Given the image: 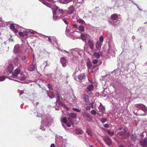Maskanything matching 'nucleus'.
<instances>
[{
	"label": "nucleus",
	"instance_id": "1",
	"mask_svg": "<svg viewBox=\"0 0 147 147\" xmlns=\"http://www.w3.org/2000/svg\"><path fill=\"white\" fill-rule=\"evenodd\" d=\"M52 10L53 14H56L57 16H59V17H61L62 15L63 14L64 12L63 10L60 9L56 5H54L53 7L51 9Z\"/></svg>",
	"mask_w": 147,
	"mask_h": 147
},
{
	"label": "nucleus",
	"instance_id": "2",
	"mask_svg": "<svg viewBox=\"0 0 147 147\" xmlns=\"http://www.w3.org/2000/svg\"><path fill=\"white\" fill-rule=\"evenodd\" d=\"M135 106L144 112V113L141 114L140 115L144 116L147 115V107L145 105L142 104H137L135 105Z\"/></svg>",
	"mask_w": 147,
	"mask_h": 147
},
{
	"label": "nucleus",
	"instance_id": "3",
	"mask_svg": "<svg viewBox=\"0 0 147 147\" xmlns=\"http://www.w3.org/2000/svg\"><path fill=\"white\" fill-rule=\"evenodd\" d=\"M94 90L93 85L92 84H91L87 86L85 90V92L87 93L88 94H90L91 93V91H93Z\"/></svg>",
	"mask_w": 147,
	"mask_h": 147
},
{
	"label": "nucleus",
	"instance_id": "4",
	"mask_svg": "<svg viewBox=\"0 0 147 147\" xmlns=\"http://www.w3.org/2000/svg\"><path fill=\"white\" fill-rule=\"evenodd\" d=\"M21 71L20 69V68H18L15 69L14 72H13L12 73V76L14 78L18 76V75L20 73Z\"/></svg>",
	"mask_w": 147,
	"mask_h": 147
},
{
	"label": "nucleus",
	"instance_id": "5",
	"mask_svg": "<svg viewBox=\"0 0 147 147\" xmlns=\"http://www.w3.org/2000/svg\"><path fill=\"white\" fill-rule=\"evenodd\" d=\"M104 140L108 146H110L112 144V141L108 137H106L104 139Z\"/></svg>",
	"mask_w": 147,
	"mask_h": 147
},
{
	"label": "nucleus",
	"instance_id": "6",
	"mask_svg": "<svg viewBox=\"0 0 147 147\" xmlns=\"http://www.w3.org/2000/svg\"><path fill=\"white\" fill-rule=\"evenodd\" d=\"M60 62L62 64L63 66V67H65L66 65V64L67 62V60L66 58L63 57L61 58Z\"/></svg>",
	"mask_w": 147,
	"mask_h": 147
},
{
	"label": "nucleus",
	"instance_id": "7",
	"mask_svg": "<svg viewBox=\"0 0 147 147\" xmlns=\"http://www.w3.org/2000/svg\"><path fill=\"white\" fill-rule=\"evenodd\" d=\"M81 97L84 100L86 104H87L89 102V97L88 96L85 94H82Z\"/></svg>",
	"mask_w": 147,
	"mask_h": 147
},
{
	"label": "nucleus",
	"instance_id": "8",
	"mask_svg": "<svg viewBox=\"0 0 147 147\" xmlns=\"http://www.w3.org/2000/svg\"><path fill=\"white\" fill-rule=\"evenodd\" d=\"M88 44L90 48L92 49L94 48V43L93 40L91 39H89L88 42Z\"/></svg>",
	"mask_w": 147,
	"mask_h": 147
},
{
	"label": "nucleus",
	"instance_id": "9",
	"mask_svg": "<svg viewBox=\"0 0 147 147\" xmlns=\"http://www.w3.org/2000/svg\"><path fill=\"white\" fill-rule=\"evenodd\" d=\"M86 78V76L84 74H81L79 75L78 76V81L81 82L83 80H84Z\"/></svg>",
	"mask_w": 147,
	"mask_h": 147
},
{
	"label": "nucleus",
	"instance_id": "10",
	"mask_svg": "<svg viewBox=\"0 0 147 147\" xmlns=\"http://www.w3.org/2000/svg\"><path fill=\"white\" fill-rule=\"evenodd\" d=\"M117 134L119 136H121L123 138L125 139L127 138L126 133H124L122 131L119 132Z\"/></svg>",
	"mask_w": 147,
	"mask_h": 147
},
{
	"label": "nucleus",
	"instance_id": "11",
	"mask_svg": "<svg viewBox=\"0 0 147 147\" xmlns=\"http://www.w3.org/2000/svg\"><path fill=\"white\" fill-rule=\"evenodd\" d=\"M14 67L13 65L12 64H9L7 67V70L11 74H12L13 72Z\"/></svg>",
	"mask_w": 147,
	"mask_h": 147
},
{
	"label": "nucleus",
	"instance_id": "12",
	"mask_svg": "<svg viewBox=\"0 0 147 147\" xmlns=\"http://www.w3.org/2000/svg\"><path fill=\"white\" fill-rule=\"evenodd\" d=\"M147 140L146 138H144L143 141H141L140 142V144L141 146L143 147H145L146 145Z\"/></svg>",
	"mask_w": 147,
	"mask_h": 147
},
{
	"label": "nucleus",
	"instance_id": "13",
	"mask_svg": "<svg viewBox=\"0 0 147 147\" xmlns=\"http://www.w3.org/2000/svg\"><path fill=\"white\" fill-rule=\"evenodd\" d=\"M68 13L69 15H71L72 14L74 11V8L73 6L71 5L68 8Z\"/></svg>",
	"mask_w": 147,
	"mask_h": 147
},
{
	"label": "nucleus",
	"instance_id": "14",
	"mask_svg": "<svg viewBox=\"0 0 147 147\" xmlns=\"http://www.w3.org/2000/svg\"><path fill=\"white\" fill-rule=\"evenodd\" d=\"M102 45V44L100 42L98 41H97L96 42V49L98 50H100L101 49Z\"/></svg>",
	"mask_w": 147,
	"mask_h": 147
},
{
	"label": "nucleus",
	"instance_id": "15",
	"mask_svg": "<svg viewBox=\"0 0 147 147\" xmlns=\"http://www.w3.org/2000/svg\"><path fill=\"white\" fill-rule=\"evenodd\" d=\"M35 69V66L33 64L30 65L28 67V70L30 71H33Z\"/></svg>",
	"mask_w": 147,
	"mask_h": 147
},
{
	"label": "nucleus",
	"instance_id": "16",
	"mask_svg": "<svg viewBox=\"0 0 147 147\" xmlns=\"http://www.w3.org/2000/svg\"><path fill=\"white\" fill-rule=\"evenodd\" d=\"M111 18L113 20H116L118 18V15L116 13L113 14L111 15Z\"/></svg>",
	"mask_w": 147,
	"mask_h": 147
},
{
	"label": "nucleus",
	"instance_id": "17",
	"mask_svg": "<svg viewBox=\"0 0 147 147\" xmlns=\"http://www.w3.org/2000/svg\"><path fill=\"white\" fill-rule=\"evenodd\" d=\"M83 133L82 130L79 128H78L76 129V134H81Z\"/></svg>",
	"mask_w": 147,
	"mask_h": 147
},
{
	"label": "nucleus",
	"instance_id": "18",
	"mask_svg": "<svg viewBox=\"0 0 147 147\" xmlns=\"http://www.w3.org/2000/svg\"><path fill=\"white\" fill-rule=\"evenodd\" d=\"M18 58L17 57L14 58L13 60V63L16 66H18Z\"/></svg>",
	"mask_w": 147,
	"mask_h": 147
},
{
	"label": "nucleus",
	"instance_id": "19",
	"mask_svg": "<svg viewBox=\"0 0 147 147\" xmlns=\"http://www.w3.org/2000/svg\"><path fill=\"white\" fill-rule=\"evenodd\" d=\"M131 139L134 141H136L138 140V136L136 135H132L131 136Z\"/></svg>",
	"mask_w": 147,
	"mask_h": 147
},
{
	"label": "nucleus",
	"instance_id": "20",
	"mask_svg": "<svg viewBox=\"0 0 147 147\" xmlns=\"http://www.w3.org/2000/svg\"><path fill=\"white\" fill-rule=\"evenodd\" d=\"M42 3L45 5L49 8H51V5L50 3L46 2L45 1H44Z\"/></svg>",
	"mask_w": 147,
	"mask_h": 147
},
{
	"label": "nucleus",
	"instance_id": "21",
	"mask_svg": "<svg viewBox=\"0 0 147 147\" xmlns=\"http://www.w3.org/2000/svg\"><path fill=\"white\" fill-rule=\"evenodd\" d=\"M87 66L88 68L90 69L92 67V65L90 61H88L87 62Z\"/></svg>",
	"mask_w": 147,
	"mask_h": 147
},
{
	"label": "nucleus",
	"instance_id": "22",
	"mask_svg": "<svg viewBox=\"0 0 147 147\" xmlns=\"http://www.w3.org/2000/svg\"><path fill=\"white\" fill-rule=\"evenodd\" d=\"M70 117L72 118H76L77 115L76 114L74 113H71L70 114Z\"/></svg>",
	"mask_w": 147,
	"mask_h": 147
},
{
	"label": "nucleus",
	"instance_id": "23",
	"mask_svg": "<svg viewBox=\"0 0 147 147\" xmlns=\"http://www.w3.org/2000/svg\"><path fill=\"white\" fill-rule=\"evenodd\" d=\"M81 37L82 40H86V39L87 37L83 34H82L81 35Z\"/></svg>",
	"mask_w": 147,
	"mask_h": 147
},
{
	"label": "nucleus",
	"instance_id": "24",
	"mask_svg": "<svg viewBox=\"0 0 147 147\" xmlns=\"http://www.w3.org/2000/svg\"><path fill=\"white\" fill-rule=\"evenodd\" d=\"M93 55L96 58L98 59L99 58L100 55L98 53L94 52L93 54Z\"/></svg>",
	"mask_w": 147,
	"mask_h": 147
},
{
	"label": "nucleus",
	"instance_id": "25",
	"mask_svg": "<svg viewBox=\"0 0 147 147\" xmlns=\"http://www.w3.org/2000/svg\"><path fill=\"white\" fill-rule=\"evenodd\" d=\"M53 18L55 20H58L60 18H61V16L60 17H59V16H57V15L56 14H53Z\"/></svg>",
	"mask_w": 147,
	"mask_h": 147
},
{
	"label": "nucleus",
	"instance_id": "26",
	"mask_svg": "<svg viewBox=\"0 0 147 147\" xmlns=\"http://www.w3.org/2000/svg\"><path fill=\"white\" fill-rule=\"evenodd\" d=\"M45 38H48V39H47L46 40L49 42L50 43H52V40L50 36H45Z\"/></svg>",
	"mask_w": 147,
	"mask_h": 147
},
{
	"label": "nucleus",
	"instance_id": "27",
	"mask_svg": "<svg viewBox=\"0 0 147 147\" xmlns=\"http://www.w3.org/2000/svg\"><path fill=\"white\" fill-rule=\"evenodd\" d=\"M84 118L86 119V118H90V115L88 114V113H86L84 115Z\"/></svg>",
	"mask_w": 147,
	"mask_h": 147
},
{
	"label": "nucleus",
	"instance_id": "28",
	"mask_svg": "<svg viewBox=\"0 0 147 147\" xmlns=\"http://www.w3.org/2000/svg\"><path fill=\"white\" fill-rule=\"evenodd\" d=\"M78 29L80 31H84V27L80 25L79 26Z\"/></svg>",
	"mask_w": 147,
	"mask_h": 147
},
{
	"label": "nucleus",
	"instance_id": "29",
	"mask_svg": "<svg viewBox=\"0 0 147 147\" xmlns=\"http://www.w3.org/2000/svg\"><path fill=\"white\" fill-rule=\"evenodd\" d=\"M107 133L109 134V135H110L111 136H113L114 135V134L113 132H111L109 130H108L107 131Z\"/></svg>",
	"mask_w": 147,
	"mask_h": 147
},
{
	"label": "nucleus",
	"instance_id": "30",
	"mask_svg": "<svg viewBox=\"0 0 147 147\" xmlns=\"http://www.w3.org/2000/svg\"><path fill=\"white\" fill-rule=\"evenodd\" d=\"M26 77L25 75H23L20 78V79L21 81H24L26 79Z\"/></svg>",
	"mask_w": 147,
	"mask_h": 147
},
{
	"label": "nucleus",
	"instance_id": "31",
	"mask_svg": "<svg viewBox=\"0 0 147 147\" xmlns=\"http://www.w3.org/2000/svg\"><path fill=\"white\" fill-rule=\"evenodd\" d=\"M90 113L92 115H95L96 114V111L94 110H92Z\"/></svg>",
	"mask_w": 147,
	"mask_h": 147
},
{
	"label": "nucleus",
	"instance_id": "32",
	"mask_svg": "<svg viewBox=\"0 0 147 147\" xmlns=\"http://www.w3.org/2000/svg\"><path fill=\"white\" fill-rule=\"evenodd\" d=\"M98 108L100 110H101L102 112H104L105 111V107H104L103 106H102V107H101L100 108Z\"/></svg>",
	"mask_w": 147,
	"mask_h": 147
},
{
	"label": "nucleus",
	"instance_id": "33",
	"mask_svg": "<svg viewBox=\"0 0 147 147\" xmlns=\"http://www.w3.org/2000/svg\"><path fill=\"white\" fill-rule=\"evenodd\" d=\"M77 22L80 23H81L82 24H83V23H85L84 21L81 19L78 20H77Z\"/></svg>",
	"mask_w": 147,
	"mask_h": 147
},
{
	"label": "nucleus",
	"instance_id": "34",
	"mask_svg": "<svg viewBox=\"0 0 147 147\" xmlns=\"http://www.w3.org/2000/svg\"><path fill=\"white\" fill-rule=\"evenodd\" d=\"M59 2L63 4H66V1H65V0H59Z\"/></svg>",
	"mask_w": 147,
	"mask_h": 147
},
{
	"label": "nucleus",
	"instance_id": "35",
	"mask_svg": "<svg viewBox=\"0 0 147 147\" xmlns=\"http://www.w3.org/2000/svg\"><path fill=\"white\" fill-rule=\"evenodd\" d=\"M62 121L63 122L65 123L66 124L67 123V121L65 117H64L63 118Z\"/></svg>",
	"mask_w": 147,
	"mask_h": 147
},
{
	"label": "nucleus",
	"instance_id": "36",
	"mask_svg": "<svg viewBox=\"0 0 147 147\" xmlns=\"http://www.w3.org/2000/svg\"><path fill=\"white\" fill-rule=\"evenodd\" d=\"M19 34L21 37H23L24 35V34L22 32H19Z\"/></svg>",
	"mask_w": 147,
	"mask_h": 147
},
{
	"label": "nucleus",
	"instance_id": "37",
	"mask_svg": "<svg viewBox=\"0 0 147 147\" xmlns=\"http://www.w3.org/2000/svg\"><path fill=\"white\" fill-rule=\"evenodd\" d=\"M5 79L4 77L3 76H0V81H2L4 80Z\"/></svg>",
	"mask_w": 147,
	"mask_h": 147
},
{
	"label": "nucleus",
	"instance_id": "38",
	"mask_svg": "<svg viewBox=\"0 0 147 147\" xmlns=\"http://www.w3.org/2000/svg\"><path fill=\"white\" fill-rule=\"evenodd\" d=\"M63 21L67 25H68L69 24L68 22L67 21L66 19L65 18H64L63 19Z\"/></svg>",
	"mask_w": 147,
	"mask_h": 147
},
{
	"label": "nucleus",
	"instance_id": "39",
	"mask_svg": "<svg viewBox=\"0 0 147 147\" xmlns=\"http://www.w3.org/2000/svg\"><path fill=\"white\" fill-rule=\"evenodd\" d=\"M100 42L101 43L103 41V38L102 36H101L99 38Z\"/></svg>",
	"mask_w": 147,
	"mask_h": 147
},
{
	"label": "nucleus",
	"instance_id": "40",
	"mask_svg": "<svg viewBox=\"0 0 147 147\" xmlns=\"http://www.w3.org/2000/svg\"><path fill=\"white\" fill-rule=\"evenodd\" d=\"M98 62V60L95 59H94L93 60L92 63L94 64H96Z\"/></svg>",
	"mask_w": 147,
	"mask_h": 147
},
{
	"label": "nucleus",
	"instance_id": "41",
	"mask_svg": "<svg viewBox=\"0 0 147 147\" xmlns=\"http://www.w3.org/2000/svg\"><path fill=\"white\" fill-rule=\"evenodd\" d=\"M15 26L13 24H11L10 25V28L12 30L13 29V28H15Z\"/></svg>",
	"mask_w": 147,
	"mask_h": 147
},
{
	"label": "nucleus",
	"instance_id": "42",
	"mask_svg": "<svg viewBox=\"0 0 147 147\" xmlns=\"http://www.w3.org/2000/svg\"><path fill=\"white\" fill-rule=\"evenodd\" d=\"M72 109L74 111H76L77 112H80V111L79 109L76 108H73Z\"/></svg>",
	"mask_w": 147,
	"mask_h": 147
},
{
	"label": "nucleus",
	"instance_id": "43",
	"mask_svg": "<svg viewBox=\"0 0 147 147\" xmlns=\"http://www.w3.org/2000/svg\"><path fill=\"white\" fill-rule=\"evenodd\" d=\"M48 87L50 90H51L52 89V85L50 84H48Z\"/></svg>",
	"mask_w": 147,
	"mask_h": 147
},
{
	"label": "nucleus",
	"instance_id": "44",
	"mask_svg": "<svg viewBox=\"0 0 147 147\" xmlns=\"http://www.w3.org/2000/svg\"><path fill=\"white\" fill-rule=\"evenodd\" d=\"M107 121V120L105 118H103L101 120V122L103 123H105V122H106Z\"/></svg>",
	"mask_w": 147,
	"mask_h": 147
},
{
	"label": "nucleus",
	"instance_id": "45",
	"mask_svg": "<svg viewBox=\"0 0 147 147\" xmlns=\"http://www.w3.org/2000/svg\"><path fill=\"white\" fill-rule=\"evenodd\" d=\"M26 59L25 56H23L21 58V60L22 61H24Z\"/></svg>",
	"mask_w": 147,
	"mask_h": 147
},
{
	"label": "nucleus",
	"instance_id": "46",
	"mask_svg": "<svg viewBox=\"0 0 147 147\" xmlns=\"http://www.w3.org/2000/svg\"><path fill=\"white\" fill-rule=\"evenodd\" d=\"M12 30L15 33H16L18 32L16 28H13V29H12Z\"/></svg>",
	"mask_w": 147,
	"mask_h": 147
},
{
	"label": "nucleus",
	"instance_id": "47",
	"mask_svg": "<svg viewBox=\"0 0 147 147\" xmlns=\"http://www.w3.org/2000/svg\"><path fill=\"white\" fill-rule=\"evenodd\" d=\"M104 126L105 128H109L110 127V126L108 124L104 125Z\"/></svg>",
	"mask_w": 147,
	"mask_h": 147
},
{
	"label": "nucleus",
	"instance_id": "48",
	"mask_svg": "<svg viewBox=\"0 0 147 147\" xmlns=\"http://www.w3.org/2000/svg\"><path fill=\"white\" fill-rule=\"evenodd\" d=\"M63 105L64 107L66 110H69V109L68 107L66 106L64 104Z\"/></svg>",
	"mask_w": 147,
	"mask_h": 147
},
{
	"label": "nucleus",
	"instance_id": "49",
	"mask_svg": "<svg viewBox=\"0 0 147 147\" xmlns=\"http://www.w3.org/2000/svg\"><path fill=\"white\" fill-rule=\"evenodd\" d=\"M94 104V102H91L90 104V105H91V107L92 109L94 108V106H93Z\"/></svg>",
	"mask_w": 147,
	"mask_h": 147
},
{
	"label": "nucleus",
	"instance_id": "50",
	"mask_svg": "<svg viewBox=\"0 0 147 147\" xmlns=\"http://www.w3.org/2000/svg\"><path fill=\"white\" fill-rule=\"evenodd\" d=\"M72 1V0H65V1L66 2V4Z\"/></svg>",
	"mask_w": 147,
	"mask_h": 147
},
{
	"label": "nucleus",
	"instance_id": "51",
	"mask_svg": "<svg viewBox=\"0 0 147 147\" xmlns=\"http://www.w3.org/2000/svg\"><path fill=\"white\" fill-rule=\"evenodd\" d=\"M66 125L68 127H70L71 126L70 124L68 123H66Z\"/></svg>",
	"mask_w": 147,
	"mask_h": 147
},
{
	"label": "nucleus",
	"instance_id": "52",
	"mask_svg": "<svg viewBox=\"0 0 147 147\" xmlns=\"http://www.w3.org/2000/svg\"><path fill=\"white\" fill-rule=\"evenodd\" d=\"M127 127H125L123 129V131L124 132V133H126V131H127Z\"/></svg>",
	"mask_w": 147,
	"mask_h": 147
},
{
	"label": "nucleus",
	"instance_id": "53",
	"mask_svg": "<svg viewBox=\"0 0 147 147\" xmlns=\"http://www.w3.org/2000/svg\"><path fill=\"white\" fill-rule=\"evenodd\" d=\"M74 27V28H78V26L77 25V24H74L73 25V26Z\"/></svg>",
	"mask_w": 147,
	"mask_h": 147
},
{
	"label": "nucleus",
	"instance_id": "54",
	"mask_svg": "<svg viewBox=\"0 0 147 147\" xmlns=\"http://www.w3.org/2000/svg\"><path fill=\"white\" fill-rule=\"evenodd\" d=\"M86 109L87 110H90V106H87L86 107Z\"/></svg>",
	"mask_w": 147,
	"mask_h": 147
},
{
	"label": "nucleus",
	"instance_id": "55",
	"mask_svg": "<svg viewBox=\"0 0 147 147\" xmlns=\"http://www.w3.org/2000/svg\"><path fill=\"white\" fill-rule=\"evenodd\" d=\"M24 33H25V35L26 36H28V32H24Z\"/></svg>",
	"mask_w": 147,
	"mask_h": 147
},
{
	"label": "nucleus",
	"instance_id": "56",
	"mask_svg": "<svg viewBox=\"0 0 147 147\" xmlns=\"http://www.w3.org/2000/svg\"><path fill=\"white\" fill-rule=\"evenodd\" d=\"M86 132L89 135H91V134L90 133V131H88V130H87V131H86Z\"/></svg>",
	"mask_w": 147,
	"mask_h": 147
},
{
	"label": "nucleus",
	"instance_id": "57",
	"mask_svg": "<svg viewBox=\"0 0 147 147\" xmlns=\"http://www.w3.org/2000/svg\"><path fill=\"white\" fill-rule=\"evenodd\" d=\"M29 32H30L32 34H34V32L33 31V30H30L29 31Z\"/></svg>",
	"mask_w": 147,
	"mask_h": 147
},
{
	"label": "nucleus",
	"instance_id": "58",
	"mask_svg": "<svg viewBox=\"0 0 147 147\" xmlns=\"http://www.w3.org/2000/svg\"><path fill=\"white\" fill-rule=\"evenodd\" d=\"M102 106H103V105H102V104L101 103H100V105L98 107V108H100Z\"/></svg>",
	"mask_w": 147,
	"mask_h": 147
},
{
	"label": "nucleus",
	"instance_id": "59",
	"mask_svg": "<svg viewBox=\"0 0 147 147\" xmlns=\"http://www.w3.org/2000/svg\"><path fill=\"white\" fill-rule=\"evenodd\" d=\"M50 147H55V145L54 144H52L51 145Z\"/></svg>",
	"mask_w": 147,
	"mask_h": 147
},
{
	"label": "nucleus",
	"instance_id": "60",
	"mask_svg": "<svg viewBox=\"0 0 147 147\" xmlns=\"http://www.w3.org/2000/svg\"><path fill=\"white\" fill-rule=\"evenodd\" d=\"M98 66V65L94 66L93 67L92 69H94L95 67H97Z\"/></svg>",
	"mask_w": 147,
	"mask_h": 147
},
{
	"label": "nucleus",
	"instance_id": "61",
	"mask_svg": "<svg viewBox=\"0 0 147 147\" xmlns=\"http://www.w3.org/2000/svg\"><path fill=\"white\" fill-rule=\"evenodd\" d=\"M60 96H57V98H58V100H59V99H60Z\"/></svg>",
	"mask_w": 147,
	"mask_h": 147
},
{
	"label": "nucleus",
	"instance_id": "62",
	"mask_svg": "<svg viewBox=\"0 0 147 147\" xmlns=\"http://www.w3.org/2000/svg\"><path fill=\"white\" fill-rule=\"evenodd\" d=\"M127 133L128 136H129V132H127Z\"/></svg>",
	"mask_w": 147,
	"mask_h": 147
},
{
	"label": "nucleus",
	"instance_id": "63",
	"mask_svg": "<svg viewBox=\"0 0 147 147\" xmlns=\"http://www.w3.org/2000/svg\"><path fill=\"white\" fill-rule=\"evenodd\" d=\"M119 147H124V146L123 145H121L119 146Z\"/></svg>",
	"mask_w": 147,
	"mask_h": 147
},
{
	"label": "nucleus",
	"instance_id": "64",
	"mask_svg": "<svg viewBox=\"0 0 147 147\" xmlns=\"http://www.w3.org/2000/svg\"><path fill=\"white\" fill-rule=\"evenodd\" d=\"M97 114L98 115H99L100 114L99 113H97Z\"/></svg>",
	"mask_w": 147,
	"mask_h": 147
}]
</instances>
